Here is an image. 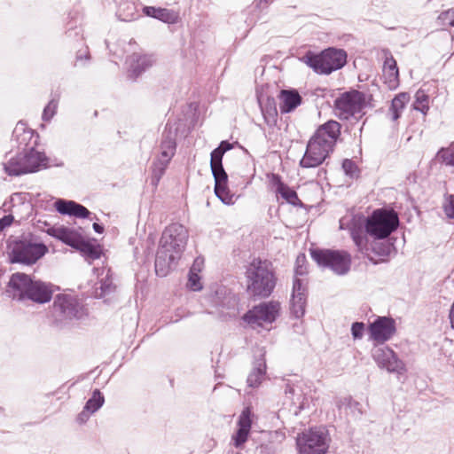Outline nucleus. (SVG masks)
<instances>
[{"label":"nucleus","instance_id":"nucleus-1","mask_svg":"<svg viewBox=\"0 0 454 454\" xmlns=\"http://www.w3.org/2000/svg\"><path fill=\"white\" fill-rule=\"evenodd\" d=\"M188 231L180 223L165 228L160 239L155 258V272L159 277L167 276L169 269L180 259L188 240Z\"/></svg>","mask_w":454,"mask_h":454},{"label":"nucleus","instance_id":"nucleus-2","mask_svg":"<svg viewBox=\"0 0 454 454\" xmlns=\"http://www.w3.org/2000/svg\"><path fill=\"white\" fill-rule=\"evenodd\" d=\"M340 135L339 122L329 121L321 125L308 141L300 166L304 168L320 166L333 152Z\"/></svg>","mask_w":454,"mask_h":454},{"label":"nucleus","instance_id":"nucleus-3","mask_svg":"<svg viewBox=\"0 0 454 454\" xmlns=\"http://www.w3.org/2000/svg\"><path fill=\"white\" fill-rule=\"evenodd\" d=\"M340 135L339 122L329 121L321 125L308 141L300 166L304 168L320 166L333 152Z\"/></svg>","mask_w":454,"mask_h":454},{"label":"nucleus","instance_id":"nucleus-4","mask_svg":"<svg viewBox=\"0 0 454 454\" xmlns=\"http://www.w3.org/2000/svg\"><path fill=\"white\" fill-rule=\"evenodd\" d=\"M6 293L13 300H30L41 304L50 301L52 297L50 284L32 279L28 275L20 272L12 275Z\"/></svg>","mask_w":454,"mask_h":454},{"label":"nucleus","instance_id":"nucleus-5","mask_svg":"<svg viewBox=\"0 0 454 454\" xmlns=\"http://www.w3.org/2000/svg\"><path fill=\"white\" fill-rule=\"evenodd\" d=\"M371 95L358 90L345 92L334 102L336 115L341 120H359L365 114L364 108L371 106Z\"/></svg>","mask_w":454,"mask_h":454},{"label":"nucleus","instance_id":"nucleus-6","mask_svg":"<svg viewBox=\"0 0 454 454\" xmlns=\"http://www.w3.org/2000/svg\"><path fill=\"white\" fill-rule=\"evenodd\" d=\"M399 224L398 215L394 210L376 209L367 218L366 233L374 239H385L396 230Z\"/></svg>","mask_w":454,"mask_h":454},{"label":"nucleus","instance_id":"nucleus-7","mask_svg":"<svg viewBox=\"0 0 454 454\" xmlns=\"http://www.w3.org/2000/svg\"><path fill=\"white\" fill-rule=\"evenodd\" d=\"M9 261L12 263L32 265L48 251L43 243H34L26 239H15L9 246Z\"/></svg>","mask_w":454,"mask_h":454},{"label":"nucleus","instance_id":"nucleus-8","mask_svg":"<svg viewBox=\"0 0 454 454\" xmlns=\"http://www.w3.org/2000/svg\"><path fill=\"white\" fill-rule=\"evenodd\" d=\"M176 132L171 129H168V125L162 133V138L160 145V153L153 163L152 182L157 185L160 178L174 157L176 150Z\"/></svg>","mask_w":454,"mask_h":454},{"label":"nucleus","instance_id":"nucleus-9","mask_svg":"<svg viewBox=\"0 0 454 454\" xmlns=\"http://www.w3.org/2000/svg\"><path fill=\"white\" fill-rule=\"evenodd\" d=\"M83 315V306L75 296L67 294H59L55 296L52 316L58 325H63L73 319H80Z\"/></svg>","mask_w":454,"mask_h":454},{"label":"nucleus","instance_id":"nucleus-10","mask_svg":"<svg viewBox=\"0 0 454 454\" xmlns=\"http://www.w3.org/2000/svg\"><path fill=\"white\" fill-rule=\"evenodd\" d=\"M306 64L316 73L329 74L346 64L347 54L342 50L329 48L320 54L306 56Z\"/></svg>","mask_w":454,"mask_h":454},{"label":"nucleus","instance_id":"nucleus-11","mask_svg":"<svg viewBox=\"0 0 454 454\" xmlns=\"http://www.w3.org/2000/svg\"><path fill=\"white\" fill-rule=\"evenodd\" d=\"M329 442L330 436L325 427L310 428L297 438L300 454H325Z\"/></svg>","mask_w":454,"mask_h":454},{"label":"nucleus","instance_id":"nucleus-12","mask_svg":"<svg viewBox=\"0 0 454 454\" xmlns=\"http://www.w3.org/2000/svg\"><path fill=\"white\" fill-rule=\"evenodd\" d=\"M311 257L319 266L327 267L338 275H345L350 269L351 258L345 251L312 250Z\"/></svg>","mask_w":454,"mask_h":454},{"label":"nucleus","instance_id":"nucleus-13","mask_svg":"<svg viewBox=\"0 0 454 454\" xmlns=\"http://www.w3.org/2000/svg\"><path fill=\"white\" fill-rule=\"evenodd\" d=\"M276 283L277 277L272 263L267 260L257 262V296H270Z\"/></svg>","mask_w":454,"mask_h":454},{"label":"nucleus","instance_id":"nucleus-14","mask_svg":"<svg viewBox=\"0 0 454 454\" xmlns=\"http://www.w3.org/2000/svg\"><path fill=\"white\" fill-rule=\"evenodd\" d=\"M372 356L380 368L386 369L389 372L397 373L404 371V364L388 347H375L372 351Z\"/></svg>","mask_w":454,"mask_h":454},{"label":"nucleus","instance_id":"nucleus-15","mask_svg":"<svg viewBox=\"0 0 454 454\" xmlns=\"http://www.w3.org/2000/svg\"><path fill=\"white\" fill-rule=\"evenodd\" d=\"M395 331V320L387 317H378L369 325L370 339L379 344H383L390 340Z\"/></svg>","mask_w":454,"mask_h":454},{"label":"nucleus","instance_id":"nucleus-16","mask_svg":"<svg viewBox=\"0 0 454 454\" xmlns=\"http://www.w3.org/2000/svg\"><path fill=\"white\" fill-rule=\"evenodd\" d=\"M281 313V305L278 301H267L257 305V326H262L268 331L271 324Z\"/></svg>","mask_w":454,"mask_h":454},{"label":"nucleus","instance_id":"nucleus-17","mask_svg":"<svg viewBox=\"0 0 454 454\" xmlns=\"http://www.w3.org/2000/svg\"><path fill=\"white\" fill-rule=\"evenodd\" d=\"M215 179V193L224 204L233 203V195L228 188V175L223 165L210 167Z\"/></svg>","mask_w":454,"mask_h":454},{"label":"nucleus","instance_id":"nucleus-18","mask_svg":"<svg viewBox=\"0 0 454 454\" xmlns=\"http://www.w3.org/2000/svg\"><path fill=\"white\" fill-rule=\"evenodd\" d=\"M306 285L304 279H294L293 294L291 300V313L296 317H301L305 313Z\"/></svg>","mask_w":454,"mask_h":454},{"label":"nucleus","instance_id":"nucleus-19","mask_svg":"<svg viewBox=\"0 0 454 454\" xmlns=\"http://www.w3.org/2000/svg\"><path fill=\"white\" fill-rule=\"evenodd\" d=\"M252 410L251 407H246L238 420V429L232 435L233 444L236 448H240L247 440L251 425H252Z\"/></svg>","mask_w":454,"mask_h":454},{"label":"nucleus","instance_id":"nucleus-20","mask_svg":"<svg viewBox=\"0 0 454 454\" xmlns=\"http://www.w3.org/2000/svg\"><path fill=\"white\" fill-rule=\"evenodd\" d=\"M54 207L59 214L77 218H88L91 214L87 207L74 200L58 199L54 203Z\"/></svg>","mask_w":454,"mask_h":454},{"label":"nucleus","instance_id":"nucleus-21","mask_svg":"<svg viewBox=\"0 0 454 454\" xmlns=\"http://www.w3.org/2000/svg\"><path fill=\"white\" fill-rule=\"evenodd\" d=\"M279 109L282 114L294 111L302 102V98L295 90H282L279 94Z\"/></svg>","mask_w":454,"mask_h":454},{"label":"nucleus","instance_id":"nucleus-22","mask_svg":"<svg viewBox=\"0 0 454 454\" xmlns=\"http://www.w3.org/2000/svg\"><path fill=\"white\" fill-rule=\"evenodd\" d=\"M23 160L27 173H33L39 170L40 167L47 166V157L34 148L22 152Z\"/></svg>","mask_w":454,"mask_h":454},{"label":"nucleus","instance_id":"nucleus-23","mask_svg":"<svg viewBox=\"0 0 454 454\" xmlns=\"http://www.w3.org/2000/svg\"><path fill=\"white\" fill-rule=\"evenodd\" d=\"M284 438L285 434L279 431L262 430L257 435V442H261L262 452L271 454L273 445L281 442Z\"/></svg>","mask_w":454,"mask_h":454},{"label":"nucleus","instance_id":"nucleus-24","mask_svg":"<svg viewBox=\"0 0 454 454\" xmlns=\"http://www.w3.org/2000/svg\"><path fill=\"white\" fill-rule=\"evenodd\" d=\"M5 158L7 160L3 162V167L7 175L17 176L27 174L22 153H18L15 156H11V153H8Z\"/></svg>","mask_w":454,"mask_h":454},{"label":"nucleus","instance_id":"nucleus-25","mask_svg":"<svg viewBox=\"0 0 454 454\" xmlns=\"http://www.w3.org/2000/svg\"><path fill=\"white\" fill-rule=\"evenodd\" d=\"M398 76L399 73L396 61L391 55L386 56L383 65V78L385 83H387L390 89L395 88L398 84Z\"/></svg>","mask_w":454,"mask_h":454},{"label":"nucleus","instance_id":"nucleus-26","mask_svg":"<svg viewBox=\"0 0 454 454\" xmlns=\"http://www.w3.org/2000/svg\"><path fill=\"white\" fill-rule=\"evenodd\" d=\"M143 12L145 15L148 17L157 19L162 22L168 24L175 23L177 19L176 14L173 11H170L166 8L145 6L143 8Z\"/></svg>","mask_w":454,"mask_h":454},{"label":"nucleus","instance_id":"nucleus-27","mask_svg":"<svg viewBox=\"0 0 454 454\" xmlns=\"http://www.w3.org/2000/svg\"><path fill=\"white\" fill-rule=\"evenodd\" d=\"M152 64L148 57L133 54L130 57V65L128 74L129 77L132 80H136Z\"/></svg>","mask_w":454,"mask_h":454},{"label":"nucleus","instance_id":"nucleus-28","mask_svg":"<svg viewBox=\"0 0 454 454\" xmlns=\"http://www.w3.org/2000/svg\"><path fill=\"white\" fill-rule=\"evenodd\" d=\"M118 18L125 22L132 21L139 17L137 5L132 0H123L117 10Z\"/></svg>","mask_w":454,"mask_h":454},{"label":"nucleus","instance_id":"nucleus-29","mask_svg":"<svg viewBox=\"0 0 454 454\" xmlns=\"http://www.w3.org/2000/svg\"><path fill=\"white\" fill-rule=\"evenodd\" d=\"M54 236L64 242L65 244L72 247H78L79 245V236L75 231L67 228V227H59L53 230Z\"/></svg>","mask_w":454,"mask_h":454},{"label":"nucleus","instance_id":"nucleus-30","mask_svg":"<svg viewBox=\"0 0 454 454\" xmlns=\"http://www.w3.org/2000/svg\"><path fill=\"white\" fill-rule=\"evenodd\" d=\"M248 259L247 265H245V275L247 291L253 298L255 297V257L250 254Z\"/></svg>","mask_w":454,"mask_h":454},{"label":"nucleus","instance_id":"nucleus-31","mask_svg":"<svg viewBox=\"0 0 454 454\" xmlns=\"http://www.w3.org/2000/svg\"><path fill=\"white\" fill-rule=\"evenodd\" d=\"M408 101L409 96L406 93H400L393 98L389 108V114L393 121H396L400 117V114Z\"/></svg>","mask_w":454,"mask_h":454},{"label":"nucleus","instance_id":"nucleus-32","mask_svg":"<svg viewBox=\"0 0 454 454\" xmlns=\"http://www.w3.org/2000/svg\"><path fill=\"white\" fill-rule=\"evenodd\" d=\"M105 398L99 389H95L92 392L91 397L86 402L85 409L90 410V413L96 412L104 404Z\"/></svg>","mask_w":454,"mask_h":454},{"label":"nucleus","instance_id":"nucleus-33","mask_svg":"<svg viewBox=\"0 0 454 454\" xmlns=\"http://www.w3.org/2000/svg\"><path fill=\"white\" fill-rule=\"evenodd\" d=\"M436 158L445 165L454 167V142L448 147L441 148L437 152Z\"/></svg>","mask_w":454,"mask_h":454},{"label":"nucleus","instance_id":"nucleus-34","mask_svg":"<svg viewBox=\"0 0 454 454\" xmlns=\"http://www.w3.org/2000/svg\"><path fill=\"white\" fill-rule=\"evenodd\" d=\"M278 192L281 195V197L286 200V202L292 205H298L300 203V200L297 196V193L294 190L291 189L287 185L280 183L277 188Z\"/></svg>","mask_w":454,"mask_h":454},{"label":"nucleus","instance_id":"nucleus-35","mask_svg":"<svg viewBox=\"0 0 454 454\" xmlns=\"http://www.w3.org/2000/svg\"><path fill=\"white\" fill-rule=\"evenodd\" d=\"M428 101L429 97L427 94L424 90H419L415 94L413 107L415 110L420 111L423 114H426L429 109Z\"/></svg>","mask_w":454,"mask_h":454},{"label":"nucleus","instance_id":"nucleus-36","mask_svg":"<svg viewBox=\"0 0 454 454\" xmlns=\"http://www.w3.org/2000/svg\"><path fill=\"white\" fill-rule=\"evenodd\" d=\"M262 115L268 123L275 122L278 114L275 102L273 99H268L265 106H261Z\"/></svg>","mask_w":454,"mask_h":454},{"label":"nucleus","instance_id":"nucleus-37","mask_svg":"<svg viewBox=\"0 0 454 454\" xmlns=\"http://www.w3.org/2000/svg\"><path fill=\"white\" fill-rule=\"evenodd\" d=\"M80 249L89 259L91 260L98 259L102 253L99 246L93 245L90 242H82Z\"/></svg>","mask_w":454,"mask_h":454},{"label":"nucleus","instance_id":"nucleus-38","mask_svg":"<svg viewBox=\"0 0 454 454\" xmlns=\"http://www.w3.org/2000/svg\"><path fill=\"white\" fill-rule=\"evenodd\" d=\"M199 271H196V264L192 265L190 269L188 275V287L192 291H200L202 289V285L200 283V277L198 274Z\"/></svg>","mask_w":454,"mask_h":454},{"label":"nucleus","instance_id":"nucleus-39","mask_svg":"<svg viewBox=\"0 0 454 454\" xmlns=\"http://www.w3.org/2000/svg\"><path fill=\"white\" fill-rule=\"evenodd\" d=\"M306 262H307V260H306L305 254H298V256L296 257V261H295V269H294L295 278H294V279L301 278L300 277H303L307 274Z\"/></svg>","mask_w":454,"mask_h":454},{"label":"nucleus","instance_id":"nucleus-40","mask_svg":"<svg viewBox=\"0 0 454 454\" xmlns=\"http://www.w3.org/2000/svg\"><path fill=\"white\" fill-rule=\"evenodd\" d=\"M352 239L360 252L364 253L368 251V239L365 235L353 231Z\"/></svg>","mask_w":454,"mask_h":454},{"label":"nucleus","instance_id":"nucleus-41","mask_svg":"<svg viewBox=\"0 0 454 454\" xmlns=\"http://www.w3.org/2000/svg\"><path fill=\"white\" fill-rule=\"evenodd\" d=\"M58 107V101L51 99L44 107L42 118L44 121H51L56 114Z\"/></svg>","mask_w":454,"mask_h":454},{"label":"nucleus","instance_id":"nucleus-42","mask_svg":"<svg viewBox=\"0 0 454 454\" xmlns=\"http://www.w3.org/2000/svg\"><path fill=\"white\" fill-rule=\"evenodd\" d=\"M115 285L108 276L100 281V296H106L114 292Z\"/></svg>","mask_w":454,"mask_h":454},{"label":"nucleus","instance_id":"nucleus-43","mask_svg":"<svg viewBox=\"0 0 454 454\" xmlns=\"http://www.w3.org/2000/svg\"><path fill=\"white\" fill-rule=\"evenodd\" d=\"M342 168L345 174L350 177H356L358 176V168L356 163L348 159H346L342 162Z\"/></svg>","mask_w":454,"mask_h":454},{"label":"nucleus","instance_id":"nucleus-44","mask_svg":"<svg viewBox=\"0 0 454 454\" xmlns=\"http://www.w3.org/2000/svg\"><path fill=\"white\" fill-rule=\"evenodd\" d=\"M438 19L443 26L454 27V9L442 12Z\"/></svg>","mask_w":454,"mask_h":454},{"label":"nucleus","instance_id":"nucleus-45","mask_svg":"<svg viewBox=\"0 0 454 454\" xmlns=\"http://www.w3.org/2000/svg\"><path fill=\"white\" fill-rule=\"evenodd\" d=\"M443 210L448 217L454 218V194L449 195L445 198Z\"/></svg>","mask_w":454,"mask_h":454},{"label":"nucleus","instance_id":"nucleus-46","mask_svg":"<svg viewBox=\"0 0 454 454\" xmlns=\"http://www.w3.org/2000/svg\"><path fill=\"white\" fill-rule=\"evenodd\" d=\"M223 154L217 148L214 149L210 154V167L223 165Z\"/></svg>","mask_w":454,"mask_h":454},{"label":"nucleus","instance_id":"nucleus-47","mask_svg":"<svg viewBox=\"0 0 454 454\" xmlns=\"http://www.w3.org/2000/svg\"><path fill=\"white\" fill-rule=\"evenodd\" d=\"M364 331V324L362 322H356L352 325L351 333L354 339H361Z\"/></svg>","mask_w":454,"mask_h":454},{"label":"nucleus","instance_id":"nucleus-48","mask_svg":"<svg viewBox=\"0 0 454 454\" xmlns=\"http://www.w3.org/2000/svg\"><path fill=\"white\" fill-rule=\"evenodd\" d=\"M244 322L253 325L255 324V306H253L242 317Z\"/></svg>","mask_w":454,"mask_h":454},{"label":"nucleus","instance_id":"nucleus-49","mask_svg":"<svg viewBox=\"0 0 454 454\" xmlns=\"http://www.w3.org/2000/svg\"><path fill=\"white\" fill-rule=\"evenodd\" d=\"M14 218L12 215H6L0 219V231H4L6 227H9Z\"/></svg>","mask_w":454,"mask_h":454},{"label":"nucleus","instance_id":"nucleus-50","mask_svg":"<svg viewBox=\"0 0 454 454\" xmlns=\"http://www.w3.org/2000/svg\"><path fill=\"white\" fill-rule=\"evenodd\" d=\"M91 413L90 412V410H87L85 409V407L83 408L82 411H81L78 416H77V421L80 423V424H83L85 423L89 418H90V415Z\"/></svg>","mask_w":454,"mask_h":454},{"label":"nucleus","instance_id":"nucleus-51","mask_svg":"<svg viewBox=\"0 0 454 454\" xmlns=\"http://www.w3.org/2000/svg\"><path fill=\"white\" fill-rule=\"evenodd\" d=\"M234 146V144H231L229 141L227 140H223L220 143V145H218V147H216L218 150H220L222 152V153H225L226 152L230 151L231 149H232Z\"/></svg>","mask_w":454,"mask_h":454},{"label":"nucleus","instance_id":"nucleus-52","mask_svg":"<svg viewBox=\"0 0 454 454\" xmlns=\"http://www.w3.org/2000/svg\"><path fill=\"white\" fill-rule=\"evenodd\" d=\"M266 365L265 363H257V385L261 382V376L265 374Z\"/></svg>","mask_w":454,"mask_h":454},{"label":"nucleus","instance_id":"nucleus-53","mask_svg":"<svg viewBox=\"0 0 454 454\" xmlns=\"http://www.w3.org/2000/svg\"><path fill=\"white\" fill-rule=\"evenodd\" d=\"M254 372H255V368H254L252 370L251 373L249 374V376L247 377V385L250 387H254V382H255V380L254 379Z\"/></svg>","mask_w":454,"mask_h":454},{"label":"nucleus","instance_id":"nucleus-54","mask_svg":"<svg viewBox=\"0 0 454 454\" xmlns=\"http://www.w3.org/2000/svg\"><path fill=\"white\" fill-rule=\"evenodd\" d=\"M93 230L97 232V233H103L104 232V226L98 223H94L93 225Z\"/></svg>","mask_w":454,"mask_h":454},{"label":"nucleus","instance_id":"nucleus-55","mask_svg":"<svg viewBox=\"0 0 454 454\" xmlns=\"http://www.w3.org/2000/svg\"><path fill=\"white\" fill-rule=\"evenodd\" d=\"M271 2L272 0H260L259 7L261 9L266 8Z\"/></svg>","mask_w":454,"mask_h":454},{"label":"nucleus","instance_id":"nucleus-56","mask_svg":"<svg viewBox=\"0 0 454 454\" xmlns=\"http://www.w3.org/2000/svg\"><path fill=\"white\" fill-rule=\"evenodd\" d=\"M196 264V271H200V267L201 265L203 264V261L200 260V258H197L193 264L192 265H195Z\"/></svg>","mask_w":454,"mask_h":454},{"label":"nucleus","instance_id":"nucleus-57","mask_svg":"<svg viewBox=\"0 0 454 454\" xmlns=\"http://www.w3.org/2000/svg\"><path fill=\"white\" fill-rule=\"evenodd\" d=\"M229 315H230V317H235L236 316L235 309H233L231 312H230Z\"/></svg>","mask_w":454,"mask_h":454},{"label":"nucleus","instance_id":"nucleus-58","mask_svg":"<svg viewBox=\"0 0 454 454\" xmlns=\"http://www.w3.org/2000/svg\"><path fill=\"white\" fill-rule=\"evenodd\" d=\"M82 59V54L77 55V60H80V59Z\"/></svg>","mask_w":454,"mask_h":454},{"label":"nucleus","instance_id":"nucleus-59","mask_svg":"<svg viewBox=\"0 0 454 454\" xmlns=\"http://www.w3.org/2000/svg\"><path fill=\"white\" fill-rule=\"evenodd\" d=\"M294 392V389L293 388H289V393H293Z\"/></svg>","mask_w":454,"mask_h":454}]
</instances>
